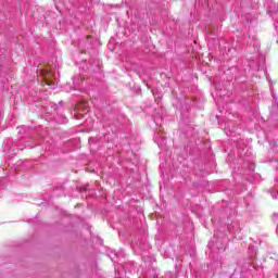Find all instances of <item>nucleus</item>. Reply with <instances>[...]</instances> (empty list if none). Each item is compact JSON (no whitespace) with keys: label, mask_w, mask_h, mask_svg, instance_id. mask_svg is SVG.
Returning a JSON list of instances; mask_svg holds the SVG:
<instances>
[{"label":"nucleus","mask_w":278,"mask_h":278,"mask_svg":"<svg viewBox=\"0 0 278 278\" xmlns=\"http://www.w3.org/2000/svg\"><path fill=\"white\" fill-rule=\"evenodd\" d=\"M41 78L43 79L46 86H51L53 81L51 80V77H53V73L49 67H45L40 70Z\"/></svg>","instance_id":"1"},{"label":"nucleus","mask_w":278,"mask_h":278,"mask_svg":"<svg viewBox=\"0 0 278 278\" xmlns=\"http://www.w3.org/2000/svg\"><path fill=\"white\" fill-rule=\"evenodd\" d=\"M88 112H90L88 102H81L80 104H78L77 114H79V116H86V114H88Z\"/></svg>","instance_id":"2"}]
</instances>
